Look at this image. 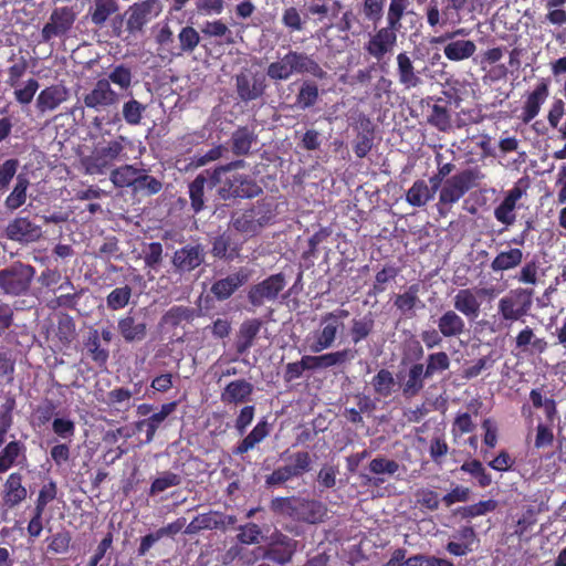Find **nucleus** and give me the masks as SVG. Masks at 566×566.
Instances as JSON below:
<instances>
[{"instance_id":"obj_24","label":"nucleus","mask_w":566,"mask_h":566,"mask_svg":"<svg viewBox=\"0 0 566 566\" xmlns=\"http://www.w3.org/2000/svg\"><path fill=\"white\" fill-rule=\"evenodd\" d=\"M84 355L97 367L105 368L109 359V348L99 339V331L91 328L83 339Z\"/></svg>"},{"instance_id":"obj_64","label":"nucleus","mask_w":566,"mask_h":566,"mask_svg":"<svg viewBox=\"0 0 566 566\" xmlns=\"http://www.w3.org/2000/svg\"><path fill=\"white\" fill-rule=\"evenodd\" d=\"M292 75L293 73L291 72L285 54L277 61L271 62L266 67V76L272 81H286Z\"/></svg>"},{"instance_id":"obj_45","label":"nucleus","mask_w":566,"mask_h":566,"mask_svg":"<svg viewBox=\"0 0 566 566\" xmlns=\"http://www.w3.org/2000/svg\"><path fill=\"white\" fill-rule=\"evenodd\" d=\"M433 197V191L429 190L423 179L416 180L406 192V201L416 208L424 207Z\"/></svg>"},{"instance_id":"obj_60","label":"nucleus","mask_w":566,"mask_h":566,"mask_svg":"<svg viewBox=\"0 0 566 566\" xmlns=\"http://www.w3.org/2000/svg\"><path fill=\"white\" fill-rule=\"evenodd\" d=\"M39 87H40V84H39L38 80L31 77L24 82L23 86H21L19 84V86L12 87L14 90L13 91L14 99L20 105H28L33 101L34 95H35L36 91L39 90Z\"/></svg>"},{"instance_id":"obj_26","label":"nucleus","mask_w":566,"mask_h":566,"mask_svg":"<svg viewBox=\"0 0 566 566\" xmlns=\"http://www.w3.org/2000/svg\"><path fill=\"white\" fill-rule=\"evenodd\" d=\"M7 237L13 241L34 242L41 237V227L28 218L19 217L13 219L6 229Z\"/></svg>"},{"instance_id":"obj_35","label":"nucleus","mask_w":566,"mask_h":566,"mask_svg":"<svg viewBox=\"0 0 566 566\" xmlns=\"http://www.w3.org/2000/svg\"><path fill=\"white\" fill-rule=\"evenodd\" d=\"M198 316V311L184 305L171 306L160 318V326L177 328L184 323H191Z\"/></svg>"},{"instance_id":"obj_37","label":"nucleus","mask_w":566,"mask_h":566,"mask_svg":"<svg viewBox=\"0 0 566 566\" xmlns=\"http://www.w3.org/2000/svg\"><path fill=\"white\" fill-rule=\"evenodd\" d=\"M437 325L444 338H452L462 335L465 331L464 319L455 312L448 310L438 318Z\"/></svg>"},{"instance_id":"obj_21","label":"nucleus","mask_w":566,"mask_h":566,"mask_svg":"<svg viewBox=\"0 0 566 566\" xmlns=\"http://www.w3.org/2000/svg\"><path fill=\"white\" fill-rule=\"evenodd\" d=\"M241 249L242 242L238 241L233 232L227 230L212 239L210 253L216 259L233 261L239 258Z\"/></svg>"},{"instance_id":"obj_57","label":"nucleus","mask_w":566,"mask_h":566,"mask_svg":"<svg viewBox=\"0 0 566 566\" xmlns=\"http://www.w3.org/2000/svg\"><path fill=\"white\" fill-rule=\"evenodd\" d=\"M179 54L192 53L200 43L199 32L191 25L182 27L178 33Z\"/></svg>"},{"instance_id":"obj_13","label":"nucleus","mask_w":566,"mask_h":566,"mask_svg":"<svg viewBox=\"0 0 566 566\" xmlns=\"http://www.w3.org/2000/svg\"><path fill=\"white\" fill-rule=\"evenodd\" d=\"M339 333L340 328L337 326L334 317L323 315L318 328L306 336L305 344H307L311 353L318 354L333 347Z\"/></svg>"},{"instance_id":"obj_8","label":"nucleus","mask_w":566,"mask_h":566,"mask_svg":"<svg viewBox=\"0 0 566 566\" xmlns=\"http://www.w3.org/2000/svg\"><path fill=\"white\" fill-rule=\"evenodd\" d=\"M76 18L77 12L73 7L64 6L54 8L49 21L42 28L41 41L46 43L53 38L66 36L73 29Z\"/></svg>"},{"instance_id":"obj_56","label":"nucleus","mask_w":566,"mask_h":566,"mask_svg":"<svg viewBox=\"0 0 566 566\" xmlns=\"http://www.w3.org/2000/svg\"><path fill=\"white\" fill-rule=\"evenodd\" d=\"M133 290L129 285L114 289L106 296V305L111 311H119L125 308L132 298Z\"/></svg>"},{"instance_id":"obj_61","label":"nucleus","mask_w":566,"mask_h":566,"mask_svg":"<svg viewBox=\"0 0 566 566\" xmlns=\"http://www.w3.org/2000/svg\"><path fill=\"white\" fill-rule=\"evenodd\" d=\"M20 161L17 158L6 159L0 164V193L9 189V186L18 172Z\"/></svg>"},{"instance_id":"obj_14","label":"nucleus","mask_w":566,"mask_h":566,"mask_svg":"<svg viewBox=\"0 0 566 566\" xmlns=\"http://www.w3.org/2000/svg\"><path fill=\"white\" fill-rule=\"evenodd\" d=\"M285 285L286 281L283 273L272 274L250 287L248 300L253 306L260 307L265 302L275 301Z\"/></svg>"},{"instance_id":"obj_49","label":"nucleus","mask_w":566,"mask_h":566,"mask_svg":"<svg viewBox=\"0 0 566 566\" xmlns=\"http://www.w3.org/2000/svg\"><path fill=\"white\" fill-rule=\"evenodd\" d=\"M370 384L377 396L381 398H387L391 396V394L394 392L396 380L394 378L392 373L389 369L381 368L373 377Z\"/></svg>"},{"instance_id":"obj_19","label":"nucleus","mask_w":566,"mask_h":566,"mask_svg":"<svg viewBox=\"0 0 566 566\" xmlns=\"http://www.w3.org/2000/svg\"><path fill=\"white\" fill-rule=\"evenodd\" d=\"M249 279L250 272L244 268H240L226 277L214 281L210 287V292L218 301H226L243 286Z\"/></svg>"},{"instance_id":"obj_46","label":"nucleus","mask_w":566,"mask_h":566,"mask_svg":"<svg viewBox=\"0 0 566 566\" xmlns=\"http://www.w3.org/2000/svg\"><path fill=\"white\" fill-rule=\"evenodd\" d=\"M319 97L318 86L315 82L306 80L300 86L296 94L295 105L300 109H308L313 107Z\"/></svg>"},{"instance_id":"obj_1","label":"nucleus","mask_w":566,"mask_h":566,"mask_svg":"<svg viewBox=\"0 0 566 566\" xmlns=\"http://www.w3.org/2000/svg\"><path fill=\"white\" fill-rule=\"evenodd\" d=\"M269 509L276 516L307 524L321 523L327 514V507L321 501L294 495L272 499Z\"/></svg>"},{"instance_id":"obj_5","label":"nucleus","mask_w":566,"mask_h":566,"mask_svg":"<svg viewBox=\"0 0 566 566\" xmlns=\"http://www.w3.org/2000/svg\"><path fill=\"white\" fill-rule=\"evenodd\" d=\"M533 296V289L516 287L501 297L497 303V313L502 321L511 324L523 321L532 310Z\"/></svg>"},{"instance_id":"obj_3","label":"nucleus","mask_w":566,"mask_h":566,"mask_svg":"<svg viewBox=\"0 0 566 566\" xmlns=\"http://www.w3.org/2000/svg\"><path fill=\"white\" fill-rule=\"evenodd\" d=\"M272 211L264 201H256L245 209L234 210L230 214L229 226L239 233L253 237L270 223Z\"/></svg>"},{"instance_id":"obj_10","label":"nucleus","mask_w":566,"mask_h":566,"mask_svg":"<svg viewBox=\"0 0 566 566\" xmlns=\"http://www.w3.org/2000/svg\"><path fill=\"white\" fill-rule=\"evenodd\" d=\"M298 547V541L275 530L268 538L264 546L266 559L277 564L286 565L292 562L294 554Z\"/></svg>"},{"instance_id":"obj_43","label":"nucleus","mask_w":566,"mask_h":566,"mask_svg":"<svg viewBox=\"0 0 566 566\" xmlns=\"http://www.w3.org/2000/svg\"><path fill=\"white\" fill-rule=\"evenodd\" d=\"M25 444L20 440H13L6 444L0 451V474L12 468L18 459H25Z\"/></svg>"},{"instance_id":"obj_48","label":"nucleus","mask_w":566,"mask_h":566,"mask_svg":"<svg viewBox=\"0 0 566 566\" xmlns=\"http://www.w3.org/2000/svg\"><path fill=\"white\" fill-rule=\"evenodd\" d=\"M419 292V283L409 285L403 293L396 295L394 300L395 307L402 314L413 311L420 302Z\"/></svg>"},{"instance_id":"obj_34","label":"nucleus","mask_w":566,"mask_h":566,"mask_svg":"<svg viewBox=\"0 0 566 566\" xmlns=\"http://www.w3.org/2000/svg\"><path fill=\"white\" fill-rule=\"evenodd\" d=\"M261 326L262 322L259 318L247 319L241 324L235 340L238 355H244L249 352L260 333Z\"/></svg>"},{"instance_id":"obj_47","label":"nucleus","mask_w":566,"mask_h":566,"mask_svg":"<svg viewBox=\"0 0 566 566\" xmlns=\"http://www.w3.org/2000/svg\"><path fill=\"white\" fill-rule=\"evenodd\" d=\"M103 80L109 81V85H116L120 91L128 92L133 86V72L126 64H117L107 73V77Z\"/></svg>"},{"instance_id":"obj_27","label":"nucleus","mask_w":566,"mask_h":566,"mask_svg":"<svg viewBox=\"0 0 566 566\" xmlns=\"http://www.w3.org/2000/svg\"><path fill=\"white\" fill-rule=\"evenodd\" d=\"M401 382L402 395L407 398L415 397L420 394L424 388V381L428 378L422 363H413L406 375L402 377L401 373L398 375Z\"/></svg>"},{"instance_id":"obj_52","label":"nucleus","mask_w":566,"mask_h":566,"mask_svg":"<svg viewBox=\"0 0 566 566\" xmlns=\"http://www.w3.org/2000/svg\"><path fill=\"white\" fill-rule=\"evenodd\" d=\"M161 181H159L154 176L148 175L147 170L143 168L139 175L137 176L130 190L134 193L151 196L158 193L161 190Z\"/></svg>"},{"instance_id":"obj_39","label":"nucleus","mask_w":566,"mask_h":566,"mask_svg":"<svg viewBox=\"0 0 566 566\" xmlns=\"http://www.w3.org/2000/svg\"><path fill=\"white\" fill-rule=\"evenodd\" d=\"M30 187L29 177L25 174H19L15 177V184L11 192L4 200V207L9 211H15L22 207L28 199V189Z\"/></svg>"},{"instance_id":"obj_31","label":"nucleus","mask_w":566,"mask_h":566,"mask_svg":"<svg viewBox=\"0 0 566 566\" xmlns=\"http://www.w3.org/2000/svg\"><path fill=\"white\" fill-rule=\"evenodd\" d=\"M281 459L286 461L284 464L293 479H297L308 473L313 468V459L308 451H296L287 454V451L281 454Z\"/></svg>"},{"instance_id":"obj_58","label":"nucleus","mask_w":566,"mask_h":566,"mask_svg":"<svg viewBox=\"0 0 566 566\" xmlns=\"http://www.w3.org/2000/svg\"><path fill=\"white\" fill-rule=\"evenodd\" d=\"M460 470L476 479L479 486L486 488L492 483L491 474L485 470L480 460L465 461Z\"/></svg>"},{"instance_id":"obj_63","label":"nucleus","mask_w":566,"mask_h":566,"mask_svg":"<svg viewBox=\"0 0 566 566\" xmlns=\"http://www.w3.org/2000/svg\"><path fill=\"white\" fill-rule=\"evenodd\" d=\"M181 483V476L177 473L165 471L163 474L158 478H156L150 485L149 494L154 495L160 492H164L165 490L178 486Z\"/></svg>"},{"instance_id":"obj_38","label":"nucleus","mask_w":566,"mask_h":566,"mask_svg":"<svg viewBox=\"0 0 566 566\" xmlns=\"http://www.w3.org/2000/svg\"><path fill=\"white\" fill-rule=\"evenodd\" d=\"M256 134L248 126L238 127L231 135V151L235 156H247L256 143Z\"/></svg>"},{"instance_id":"obj_6","label":"nucleus","mask_w":566,"mask_h":566,"mask_svg":"<svg viewBox=\"0 0 566 566\" xmlns=\"http://www.w3.org/2000/svg\"><path fill=\"white\" fill-rule=\"evenodd\" d=\"M34 274L32 265L17 262L0 271V289L9 295H23L29 291Z\"/></svg>"},{"instance_id":"obj_51","label":"nucleus","mask_w":566,"mask_h":566,"mask_svg":"<svg viewBox=\"0 0 566 566\" xmlns=\"http://www.w3.org/2000/svg\"><path fill=\"white\" fill-rule=\"evenodd\" d=\"M146 109L147 105L132 97L123 103L122 117L127 125L138 126L142 124Z\"/></svg>"},{"instance_id":"obj_12","label":"nucleus","mask_w":566,"mask_h":566,"mask_svg":"<svg viewBox=\"0 0 566 566\" xmlns=\"http://www.w3.org/2000/svg\"><path fill=\"white\" fill-rule=\"evenodd\" d=\"M120 101V95L109 85V81L98 78L92 90L84 94V107L95 112H104L116 106Z\"/></svg>"},{"instance_id":"obj_62","label":"nucleus","mask_w":566,"mask_h":566,"mask_svg":"<svg viewBox=\"0 0 566 566\" xmlns=\"http://www.w3.org/2000/svg\"><path fill=\"white\" fill-rule=\"evenodd\" d=\"M262 538L261 527L253 523L249 522L239 527V533L237 535V539L242 545H254L259 544Z\"/></svg>"},{"instance_id":"obj_44","label":"nucleus","mask_w":566,"mask_h":566,"mask_svg":"<svg viewBox=\"0 0 566 566\" xmlns=\"http://www.w3.org/2000/svg\"><path fill=\"white\" fill-rule=\"evenodd\" d=\"M143 168L135 165H123L111 171L109 180L116 188H132Z\"/></svg>"},{"instance_id":"obj_2","label":"nucleus","mask_w":566,"mask_h":566,"mask_svg":"<svg viewBox=\"0 0 566 566\" xmlns=\"http://www.w3.org/2000/svg\"><path fill=\"white\" fill-rule=\"evenodd\" d=\"M480 172L476 169H464L450 178H447L439 192V201L437 210L440 217H447L451 208L457 203L470 189L476 186Z\"/></svg>"},{"instance_id":"obj_55","label":"nucleus","mask_w":566,"mask_h":566,"mask_svg":"<svg viewBox=\"0 0 566 566\" xmlns=\"http://www.w3.org/2000/svg\"><path fill=\"white\" fill-rule=\"evenodd\" d=\"M76 326L72 316L61 314L57 317L55 335L63 345H70L75 338Z\"/></svg>"},{"instance_id":"obj_50","label":"nucleus","mask_w":566,"mask_h":566,"mask_svg":"<svg viewBox=\"0 0 566 566\" xmlns=\"http://www.w3.org/2000/svg\"><path fill=\"white\" fill-rule=\"evenodd\" d=\"M424 371L429 379L443 374L450 368L451 360L446 352L431 353L426 358Z\"/></svg>"},{"instance_id":"obj_41","label":"nucleus","mask_w":566,"mask_h":566,"mask_svg":"<svg viewBox=\"0 0 566 566\" xmlns=\"http://www.w3.org/2000/svg\"><path fill=\"white\" fill-rule=\"evenodd\" d=\"M443 49L444 56L449 61L459 62L470 59L476 51V45L471 40H449Z\"/></svg>"},{"instance_id":"obj_9","label":"nucleus","mask_w":566,"mask_h":566,"mask_svg":"<svg viewBox=\"0 0 566 566\" xmlns=\"http://www.w3.org/2000/svg\"><path fill=\"white\" fill-rule=\"evenodd\" d=\"M263 192L261 186L249 175L234 174L226 179L218 189V195L223 200L252 199Z\"/></svg>"},{"instance_id":"obj_40","label":"nucleus","mask_w":566,"mask_h":566,"mask_svg":"<svg viewBox=\"0 0 566 566\" xmlns=\"http://www.w3.org/2000/svg\"><path fill=\"white\" fill-rule=\"evenodd\" d=\"M523 251L520 248H511L499 252L492 260L490 268L493 272H506L522 264Z\"/></svg>"},{"instance_id":"obj_18","label":"nucleus","mask_w":566,"mask_h":566,"mask_svg":"<svg viewBox=\"0 0 566 566\" xmlns=\"http://www.w3.org/2000/svg\"><path fill=\"white\" fill-rule=\"evenodd\" d=\"M525 192L526 188L521 187L518 184L505 192L503 200L494 208L493 214L497 222L504 224L505 228L515 223L517 202Z\"/></svg>"},{"instance_id":"obj_29","label":"nucleus","mask_w":566,"mask_h":566,"mask_svg":"<svg viewBox=\"0 0 566 566\" xmlns=\"http://www.w3.org/2000/svg\"><path fill=\"white\" fill-rule=\"evenodd\" d=\"M23 475L20 472H12L9 474L3 484V504L9 509H13L22 503L27 496L28 491L23 485Z\"/></svg>"},{"instance_id":"obj_25","label":"nucleus","mask_w":566,"mask_h":566,"mask_svg":"<svg viewBox=\"0 0 566 566\" xmlns=\"http://www.w3.org/2000/svg\"><path fill=\"white\" fill-rule=\"evenodd\" d=\"M69 90L62 84H53L43 88L36 97V109L44 114L56 109L69 99Z\"/></svg>"},{"instance_id":"obj_42","label":"nucleus","mask_w":566,"mask_h":566,"mask_svg":"<svg viewBox=\"0 0 566 566\" xmlns=\"http://www.w3.org/2000/svg\"><path fill=\"white\" fill-rule=\"evenodd\" d=\"M375 331V318L373 313H367L363 317L352 319L349 336L353 344L357 345L367 339Z\"/></svg>"},{"instance_id":"obj_7","label":"nucleus","mask_w":566,"mask_h":566,"mask_svg":"<svg viewBox=\"0 0 566 566\" xmlns=\"http://www.w3.org/2000/svg\"><path fill=\"white\" fill-rule=\"evenodd\" d=\"M163 11L160 0H143L126 10V30L129 34L143 33L145 25L157 18Z\"/></svg>"},{"instance_id":"obj_17","label":"nucleus","mask_w":566,"mask_h":566,"mask_svg":"<svg viewBox=\"0 0 566 566\" xmlns=\"http://www.w3.org/2000/svg\"><path fill=\"white\" fill-rule=\"evenodd\" d=\"M206 258L205 249L201 244H187L176 250L171 263L178 273H189L199 268Z\"/></svg>"},{"instance_id":"obj_4","label":"nucleus","mask_w":566,"mask_h":566,"mask_svg":"<svg viewBox=\"0 0 566 566\" xmlns=\"http://www.w3.org/2000/svg\"><path fill=\"white\" fill-rule=\"evenodd\" d=\"M129 143L126 137L118 136L94 149L84 160L85 170L90 175H102L108 170L116 160L127 159L124 144Z\"/></svg>"},{"instance_id":"obj_15","label":"nucleus","mask_w":566,"mask_h":566,"mask_svg":"<svg viewBox=\"0 0 566 566\" xmlns=\"http://www.w3.org/2000/svg\"><path fill=\"white\" fill-rule=\"evenodd\" d=\"M235 88L240 101L244 103L255 101L265 93V75L259 72H241L235 75Z\"/></svg>"},{"instance_id":"obj_20","label":"nucleus","mask_w":566,"mask_h":566,"mask_svg":"<svg viewBox=\"0 0 566 566\" xmlns=\"http://www.w3.org/2000/svg\"><path fill=\"white\" fill-rule=\"evenodd\" d=\"M549 95V80L542 77L534 90L526 95L522 107L521 119L523 123H531L541 112L542 105Z\"/></svg>"},{"instance_id":"obj_16","label":"nucleus","mask_w":566,"mask_h":566,"mask_svg":"<svg viewBox=\"0 0 566 566\" xmlns=\"http://www.w3.org/2000/svg\"><path fill=\"white\" fill-rule=\"evenodd\" d=\"M398 31L389 25L380 28L364 44L365 52L378 62L381 61L396 46Z\"/></svg>"},{"instance_id":"obj_22","label":"nucleus","mask_w":566,"mask_h":566,"mask_svg":"<svg viewBox=\"0 0 566 566\" xmlns=\"http://www.w3.org/2000/svg\"><path fill=\"white\" fill-rule=\"evenodd\" d=\"M117 332L127 344L140 343L147 336V324L129 311L117 321Z\"/></svg>"},{"instance_id":"obj_23","label":"nucleus","mask_w":566,"mask_h":566,"mask_svg":"<svg viewBox=\"0 0 566 566\" xmlns=\"http://www.w3.org/2000/svg\"><path fill=\"white\" fill-rule=\"evenodd\" d=\"M289 60V65L293 74H311L312 76L324 80L327 76V72L308 54L305 52H298L290 50L285 53Z\"/></svg>"},{"instance_id":"obj_54","label":"nucleus","mask_w":566,"mask_h":566,"mask_svg":"<svg viewBox=\"0 0 566 566\" xmlns=\"http://www.w3.org/2000/svg\"><path fill=\"white\" fill-rule=\"evenodd\" d=\"M207 179L203 175H198L189 184V198L192 210L198 213L205 208V185Z\"/></svg>"},{"instance_id":"obj_30","label":"nucleus","mask_w":566,"mask_h":566,"mask_svg":"<svg viewBox=\"0 0 566 566\" xmlns=\"http://www.w3.org/2000/svg\"><path fill=\"white\" fill-rule=\"evenodd\" d=\"M454 310L470 321H474L481 313V302L473 289H462L453 297Z\"/></svg>"},{"instance_id":"obj_33","label":"nucleus","mask_w":566,"mask_h":566,"mask_svg":"<svg viewBox=\"0 0 566 566\" xmlns=\"http://www.w3.org/2000/svg\"><path fill=\"white\" fill-rule=\"evenodd\" d=\"M271 432V426L266 419H261L254 428L232 449L234 455H243L262 442Z\"/></svg>"},{"instance_id":"obj_53","label":"nucleus","mask_w":566,"mask_h":566,"mask_svg":"<svg viewBox=\"0 0 566 566\" xmlns=\"http://www.w3.org/2000/svg\"><path fill=\"white\" fill-rule=\"evenodd\" d=\"M496 507H497V502L493 499H489V500L480 501V502L471 504V505L459 507L457 510V513L462 518H474L478 516L485 515L490 512H493L496 510Z\"/></svg>"},{"instance_id":"obj_59","label":"nucleus","mask_w":566,"mask_h":566,"mask_svg":"<svg viewBox=\"0 0 566 566\" xmlns=\"http://www.w3.org/2000/svg\"><path fill=\"white\" fill-rule=\"evenodd\" d=\"M428 123L440 132H448L451 128V117L448 108L440 104L431 106Z\"/></svg>"},{"instance_id":"obj_28","label":"nucleus","mask_w":566,"mask_h":566,"mask_svg":"<svg viewBox=\"0 0 566 566\" xmlns=\"http://www.w3.org/2000/svg\"><path fill=\"white\" fill-rule=\"evenodd\" d=\"M177 401L163 403L158 412L136 422V429L146 433V443H150L154 440L160 424L177 409Z\"/></svg>"},{"instance_id":"obj_36","label":"nucleus","mask_w":566,"mask_h":566,"mask_svg":"<svg viewBox=\"0 0 566 566\" xmlns=\"http://www.w3.org/2000/svg\"><path fill=\"white\" fill-rule=\"evenodd\" d=\"M396 60L399 83L407 90L419 86L421 78L407 52H400Z\"/></svg>"},{"instance_id":"obj_11","label":"nucleus","mask_w":566,"mask_h":566,"mask_svg":"<svg viewBox=\"0 0 566 566\" xmlns=\"http://www.w3.org/2000/svg\"><path fill=\"white\" fill-rule=\"evenodd\" d=\"M357 349L346 347L322 355H304L300 360L304 371H314L319 369H328L332 367H343L354 360L357 356Z\"/></svg>"},{"instance_id":"obj_32","label":"nucleus","mask_w":566,"mask_h":566,"mask_svg":"<svg viewBox=\"0 0 566 566\" xmlns=\"http://www.w3.org/2000/svg\"><path fill=\"white\" fill-rule=\"evenodd\" d=\"M253 392V385L245 379L230 381L221 392V401L226 405H239L248 401Z\"/></svg>"}]
</instances>
